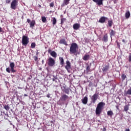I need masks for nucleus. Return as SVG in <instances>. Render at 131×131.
<instances>
[{"mask_svg":"<svg viewBox=\"0 0 131 131\" xmlns=\"http://www.w3.org/2000/svg\"><path fill=\"white\" fill-rule=\"evenodd\" d=\"M39 8H41V6L40 5H38Z\"/></svg>","mask_w":131,"mask_h":131,"instance_id":"46","label":"nucleus"},{"mask_svg":"<svg viewBox=\"0 0 131 131\" xmlns=\"http://www.w3.org/2000/svg\"><path fill=\"white\" fill-rule=\"evenodd\" d=\"M116 34V33L115 32L114 30L111 29V30L110 31V35L111 38H112V36H115Z\"/></svg>","mask_w":131,"mask_h":131,"instance_id":"16","label":"nucleus"},{"mask_svg":"<svg viewBox=\"0 0 131 131\" xmlns=\"http://www.w3.org/2000/svg\"><path fill=\"white\" fill-rule=\"evenodd\" d=\"M66 11H64V14H66Z\"/></svg>","mask_w":131,"mask_h":131,"instance_id":"49","label":"nucleus"},{"mask_svg":"<svg viewBox=\"0 0 131 131\" xmlns=\"http://www.w3.org/2000/svg\"><path fill=\"white\" fill-rule=\"evenodd\" d=\"M54 3L53 2H52L50 4V7L51 8H53L54 7Z\"/></svg>","mask_w":131,"mask_h":131,"instance_id":"37","label":"nucleus"},{"mask_svg":"<svg viewBox=\"0 0 131 131\" xmlns=\"http://www.w3.org/2000/svg\"><path fill=\"white\" fill-rule=\"evenodd\" d=\"M122 42H125V40L122 39Z\"/></svg>","mask_w":131,"mask_h":131,"instance_id":"45","label":"nucleus"},{"mask_svg":"<svg viewBox=\"0 0 131 131\" xmlns=\"http://www.w3.org/2000/svg\"><path fill=\"white\" fill-rule=\"evenodd\" d=\"M36 55H38V52H37V53H36Z\"/></svg>","mask_w":131,"mask_h":131,"instance_id":"48","label":"nucleus"},{"mask_svg":"<svg viewBox=\"0 0 131 131\" xmlns=\"http://www.w3.org/2000/svg\"><path fill=\"white\" fill-rule=\"evenodd\" d=\"M57 79L56 77H54L53 78H52V81H55V82H57V81L56 80Z\"/></svg>","mask_w":131,"mask_h":131,"instance_id":"36","label":"nucleus"},{"mask_svg":"<svg viewBox=\"0 0 131 131\" xmlns=\"http://www.w3.org/2000/svg\"><path fill=\"white\" fill-rule=\"evenodd\" d=\"M41 20L43 23H46V22H47V18L45 16L41 17Z\"/></svg>","mask_w":131,"mask_h":131,"instance_id":"32","label":"nucleus"},{"mask_svg":"<svg viewBox=\"0 0 131 131\" xmlns=\"http://www.w3.org/2000/svg\"><path fill=\"white\" fill-rule=\"evenodd\" d=\"M73 28L74 30H78L80 28V25L79 24H74L73 26Z\"/></svg>","mask_w":131,"mask_h":131,"instance_id":"12","label":"nucleus"},{"mask_svg":"<svg viewBox=\"0 0 131 131\" xmlns=\"http://www.w3.org/2000/svg\"><path fill=\"white\" fill-rule=\"evenodd\" d=\"M51 56L53 57V58H56L57 57V53L55 51H52L51 54Z\"/></svg>","mask_w":131,"mask_h":131,"instance_id":"26","label":"nucleus"},{"mask_svg":"<svg viewBox=\"0 0 131 131\" xmlns=\"http://www.w3.org/2000/svg\"><path fill=\"white\" fill-rule=\"evenodd\" d=\"M91 67H92V64H91L90 65H87L86 67V71L88 73H89V72H91Z\"/></svg>","mask_w":131,"mask_h":131,"instance_id":"21","label":"nucleus"},{"mask_svg":"<svg viewBox=\"0 0 131 131\" xmlns=\"http://www.w3.org/2000/svg\"><path fill=\"white\" fill-rule=\"evenodd\" d=\"M24 96H25V97H27V94H25V95H24Z\"/></svg>","mask_w":131,"mask_h":131,"instance_id":"47","label":"nucleus"},{"mask_svg":"<svg viewBox=\"0 0 131 131\" xmlns=\"http://www.w3.org/2000/svg\"><path fill=\"white\" fill-rule=\"evenodd\" d=\"M1 32H4V31L3 30V29L1 27H0V33Z\"/></svg>","mask_w":131,"mask_h":131,"instance_id":"42","label":"nucleus"},{"mask_svg":"<svg viewBox=\"0 0 131 131\" xmlns=\"http://www.w3.org/2000/svg\"><path fill=\"white\" fill-rule=\"evenodd\" d=\"M9 66L10 67V68H6L7 72H8V73H11V71L12 73H15V72H16V70L14 69V68H15V63L14 62H10Z\"/></svg>","mask_w":131,"mask_h":131,"instance_id":"3","label":"nucleus"},{"mask_svg":"<svg viewBox=\"0 0 131 131\" xmlns=\"http://www.w3.org/2000/svg\"><path fill=\"white\" fill-rule=\"evenodd\" d=\"M102 131H106V128H105V127H104V128L102 129Z\"/></svg>","mask_w":131,"mask_h":131,"instance_id":"43","label":"nucleus"},{"mask_svg":"<svg viewBox=\"0 0 131 131\" xmlns=\"http://www.w3.org/2000/svg\"><path fill=\"white\" fill-rule=\"evenodd\" d=\"M82 103H83L84 105L88 104V97L85 96L82 100Z\"/></svg>","mask_w":131,"mask_h":131,"instance_id":"18","label":"nucleus"},{"mask_svg":"<svg viewBox=\"0 0 131 131\" xmlns=\"http://www.w3.org/2000/svg\"><path fill=\"white\" fill-rule=\"evenodd\" d=\"M52 50H51V49H49L48 50V52L51 54V53H52Z\"/></svg>","mask_w":131,"mask_h":131,"instance_id":"39","label":"nucleus"},{"mask_svg":"<svg viewBox=\"0 0 131 131\" xmlns=\"http://www.w3.org/2000/svg\"><path fill=\"white\" fill-rule=\"evenodd\" d=\"M35 25V20H32L30 23V27H31V28H32V27H34Z\"/></svg>","mask_w":131,"mask_h":131,"instance_id":"22","label":"nucleus"},{"mask_svg":"<svg viewBox=\"0 0 131 131\" xmlns=\"http://www.w3.org/2000/svg\"><path fill=\"white\" fill-rule=\"evenodd\" d=\"M69 99V96H68L66 94H63L60 98V100L61 101V102H66V101H68V99Z\"/></svg>","mask_w":131,"mask_h":131,"instance_id":"8","label":"nucleus"},{"mask_svg":"<svg viewBox=\"0 0 131 131\" xmlns=\"http://www.w3.org/2000/svg\"><path fill=\"white\" fill-rule=\"evenodd\" d=\"M70 2V0H63L62 6H67V5H69Z\"/></svg>","mask_w":131,"mask_h":131,"instance_id":"24","label":"nucleus"},{"mask_svg":"<svg viewBox=\"0 0 131 131\" xmlns=\"http://www.w3.org/2000/svg\"><path fill=\"white\" fill-rule=\"evenodd\" d=\"M66 66H65L66 69L69 72L70 71V70L71 69V63H70V61L69 60H67L66 61Z\"/></svg>","mask_w":131,"mask_h":131,"instance_id":"9","label":"nucleus"},{"mask_svg":"<svg viewBox=\"0 0 131 131\" xmlns=\"http://www.w3.org/2000/svg\"><path fill=\"white\" fill-rule=\"evenodd\" d=\"M125 17L126 19H128L130 17V12L129 11H126L125 14Z\"/></svg>","mask_w":131,"mask_h":131,"instance_id":"20","label":"nucleus"},{"mask_svg":"<svg viewBox=\"0 0 131 131\" xmlns=\"http://www.w3.org/2000/svg\"><path fill=\"white\" fill-rule=\"evenodd\" d=\"M70 54H73L75 56L79 55L78 53V45L76 43H72L70 47Z\"/></svg>","mask_w":131,"mask_h":131,"instance_id":"1","label":"nucleus"},{"mask_svg":"<svg viewBox=\"0 0 131 131\" xmlns=\"http://www.w3.org/2000/svg\"><path fill=\"white\" fill-rule=\"evenodd\" d=\"M121 78L122 80H125V78H126V75H125L124 74H122L121 75Z\"/></svg>","mask_w":131,"mask_h":131,"instance_id":"34","label":"nucleus"},{"mask_svg":"<svg viewBox=\"0 0 131 131\" xmlns=\"http://www.w3.org/2000/svg\"><path fill=\"white\" fill-rule=\"evenodd\" d=\"M38 59V58L37 57V56H34L35 61H37Z\"/></svg>","mask_w":131,"mask_h":131,"instance_id":"40","label":"nucleus"},{"mask_svg":"<svg viewBox=\"0 0 131 131\" xmlns=\"http://www.w3.org/2000/svg\"><path fill=\"white\" fill-rule=\"evenodd\" d=\"M5 115H7L6 114H5Z\"/></svg>","mask_w":131,"mask_h":131,"instance_id":"52","label":"nucleus"},{"mask_svg":"<svg viewBox=\"0 0 131 131\" xmlns=\"http://www.w3.org/2000/svg\"><path fill=\"white\" fill-rule=\"evenodd\" d=\"M107 114L108 116H110V117H112V116H113L114 114L113 113V112L112 111H108L107 112Z\"/></svg>","mask_w":131,"mask_h":131,"instance_id":"25","label":"nucleus"},{"mask_svg":"<svg viewBox=\"0 0 131 131\" xmlns=\"http://www.w3.org/2000/svg\"><path fill=\"white\" fill-rule=\"evenodd\" d=\"M104 106H105V102H100L97 105L96 108L95 113L96 115H100L104 109Z\"/></svg>","mask_w":131,"mask_h":131,"instance_id":"2","label":"nucleus"},{"mask_svg":"<svg viewBox=\"0 0 131 131\" xmlns=\"http://www.w3.org/2000/svg\"><path fill=\"white\" fill-rule=\"evenodd\" d=\"M125 131H129V129L126 128V129H125Z\"/></svg>","mask_w":131,"mask_h":131,"instance_id":"44","label":"nucleus"},{"mask_svg":"<svg viewBox=\"0 0 131 131\" xmlns=\"http://www.w3.org/2000/svg\"><path fill=\"white\" fill-rule=\"evenodd\" d=\"M18 7V0H13L11 3L10 8L12 10H16Z\"/></svg>","mask_w":131,"mask_h":131,"instance_id":"6","label":"nucleus"},{"mask_svg":"<svg viewBox=\"0 0 131 131\" xmlns=\"http://www.w3.org/2000/svg\"><path fill=\"white\" fill-rule=\"evenodd\" d=\"M35 47H36L35 42H32L31 45V48H32V49H35Z\"/></svg>","mask_w":131,"mask_h":131,"instance_id":"30","label":"nucleus"},{"mask_svg":"<svg viewBox=\"0 0 131 131\" xmlns=\"http://www.w3.org/2000/svg\"><path fill=\"white\" fill-rule=\"evenodd\" d=\"M5 119H8V118H6V117H5Z\"/></svg>","mask_w":131,"mask_h":131,"instance_id":"50","label":"nucleus"},{"mask_svg":"<svg viewBox=\"0 0 131 131\" xmlns=\"http://www.w3.org/2000/svg\"><path fill=\"white\" fill-rule=\"evenodd\" d=\"M70 89L69 88H66V86H63L62 88L61 87V91L62 92H64L65 94H67V95H69Z\"/></svg>","mask_w":131,"mask_h":131,"instance_id":"10","label":"nucleus"},{"mask_svg":"<svg viewBox=\"0 0 131 131\" xmlns=\"http://www.w3.org/2000/svg\"><path fill=\"white\" fill-rule=\"evenodd\" d=\"M47 63L48 66L50 67H54V66H55V64H56V62L54 58L49 57L47 60Z\"/></svg>","mask_w":131,"mask_h":131,"instance_id":"5","label":"nucleus"},{"mask_svg":"<svg viewBox=\"0 0 131 131\" xmlns=\"http://www.w3.org/2000/svg\"><path fill=\"white\" fill-rule=\"evenodd\" d=\"M102 72L103 74H106V73H107V72L108 71V70H109V64H107L105 66H104L102 69Z\"/></svg>","mask_w":131,"mask_h":131,"instance_id":"11","label":"nucleus"},{"mask_svg":"<svg viewBox=\"0 0 131 131\" xmlns=\"http://www.w3.org/2000/svg\"><path fill=\"white\" fill-rule=\"evenodd\" d=\"M102 41H104V42H107L108 41V34H105L104 35L102 38Z\"/></svg>","mask_w":131,"mask_h":131,"instance_id":"15","label":"nucleus"},{"mask_svg":"<svg viewBox=\"0 0 131 131\" xmlns=\"http://www.w3.org/2000/svg\"><path fill=\"white\" fill-rule=\"evenodd\" d=\"M52 21L53 25H56V24L57 23V19L55 17H53Z\"/></svg>","mask_w":131,"mask_h":131,"instance_id":"27","label":"nucleus"},{"mask_svg":"<svg viewBox=\"0 0 131 131\" xmlns=\"http://www.w3.org/2000/svg\"><path fill=\"white\" fill-rule=\"evenodd\" d=\"M21 43L23 46H25V47L29 43V38H28V36L26 35L23 36Z\"/></svg>","mask_w":131,"mask_h":131,"instance_id":"4","label":"nucleus"},{"mask_svg":"<svg viewBox=\"0 0 131 131\" xmlns=\"http://www.w3.org/2000/svg\"><path fill=\"white\" fill-rule=\"evenodd\" d=\"M90 55L85 54L83 57V60L84 61H88V60L90 59Z\"/></svg>","mask_w":131,"mask_h":131,"instance_id":"19","label":"nucleus"},{"mask_svg":"<svg viewBox=\"0 0 131 131\" xmlns=\"http://www.w3.org/2000/svg\"><path fill=\"white\" fill-rule=\"evenodd\" d=\"M59 60H60V64L61 65V66H63L64 65V59L62 57H59Z\"/></svg>","mask_w":131,"mask_h":131,"instance_id":"23","label":"nucleus"},{"mask_svg":"<svg viewBox=\"0 0 131 131\" xmlns=\"http://www.w3.org/2000/svg\"><path fill=\"white\" fill-rule=\"evenodd\" d=\"M66 21V18H62L61 19V25H63V24H64V23Z\"/></svg>","mask_w":131,"mask_h":131,"instance_id":"33","label":"nucleus"},{"mask_svg":"<svg viewBox=\"0 0 131 131\" xmlns=\"http://www.w3.org/2000/svg\"><path fill=\"white\" fill-rule=\"evenodd\" d=\"M59 43L64 45V46H68V44H67V42L66 41V40L64 39H62L60 40Z\"/></svg>","mask_w":131,"mask_h":131,"instance_id":"17","label":"nucleus"},{"mask_svg":"<svg viewBox=\"0 0 131 131\" xmlns=\"http://www.w3.org/2000/svg\"><path fill=\"white\" fill-rule=\"evenodd\" d=\"M98 97H99V94L97 93H95L92 96L91 101L93 104H95L96 103V101L98 100Z\"/></svg>","mask_w":131,"mask_h":131,"instance_id":"7","label":"nucleus"},{"mask_svg":"<svg viewBox=\"0 0 131 131\" xmlns=\"http://www.w3.org/2000/svg\"><path fill=\"white\" fill-rule=\"evenodd\" d=\"M128 109H129V107L128 106V105H125L124 106V111H125V112H127V111L128 110Z\"/></svg>","mask_w":131,"mask_h":131,"instance_id":"28","label":"nucleus"},{"mask_svg":"<svg viewBox=\"0 0 131 131\" xmlns=\"http://www.w3.org/2000/svg\"><path fill=\"white\" fill-rule=\"evenodd\" d=\"M94 3H96L98 6L103 5V0H92Z\"/></svg>","mask_w":131,"mask_h":131,"instance_id":"13","label":"nucleus"},{"mask_svg":"<svg viewBox=\"0 0 131 131\" xmlns=\"http://www.w3.org/2000/svg\"><path fill=\"white\" fill-rule=\"evenodd\" d=\"M63 16V15H61V17H62Z\"/></svg>","mask_w":131,"mask_h":131,"instance_id":"51","label":"nucleus"},{"mask_svg":"<svg viewBox=\"0 0 131 131\" xmlns=\"http://www.w3.org/2000/svg\"><path fill=\"white\" fill-rule=\"evenodd\" d=\"M27 22H28V23H29V24H30L31 23V20H30V19H27Z\"/></svg>","mask_w":131,"mask_h":131,"instance_id":"41","label":"nucleus"},{"mask_svg":"<svg viewBox=\"0 0 131 131\" xmlns=\"http://www.w3.org/2000/svg\"><path fill=\"white\" fill-rule=\"evenodd\" d=\"M4 108L6 110V111H8V110H10V106L8 105H4Z\"/></svg>","mask_w":131,"mask_h":131,"instance_id":"29","label":"nucleus"},{"mask_svg":"<svg viewBox=\"0 0 131 131\" xmlns=\"http://www.w3.org/2000/svg\"><path fill=\"white\" fill-rule=\"evenodd\" d=\"M128 62H131V53L128 55Z\"/></svg>","mask_w":131,"mask_h":131,"instance_id":"35","label":"nucleus"},{"mask_svg":"<svg viewBox=\"0 0 131 131\" xmlns=\"http://www.w3.org/2000/svg\"><path fill=\"white\" fill-rule=\"evenodd\" d=\"M113 23V21H112V20H108V25L110 27H112Z\"/></svg>","mask_w":131,"mask_h":131,"instance_id":"31","label":"nucleus"},{"mask_svg":"<svg viewBox=\"0 0 131 131\" xmlns=\"http://www.w3.org/2000/svg\"><path fill=\"white\" fill-rule=\"evenodd\" d=\"M106 19H107V17H105L104 16L100 17L99 20V23H105Z\"/></svg>","mask_w":131,"mask_h":131,"instance_id":"14","label":"nucleus"},{"mask_svg":"<svg viewBox=\"0 0 131 131\" xmlns=\"http://www.w3.org/2000/svg\"><path fill=\"white\" fill-rule=\"evenodd\" d=\"M6 4H10L11 3V0H5Z\"/></svg>","mask_w":131,"mask_h":131,"instance_id":"38","label":"nucleus"}]
</instances>
